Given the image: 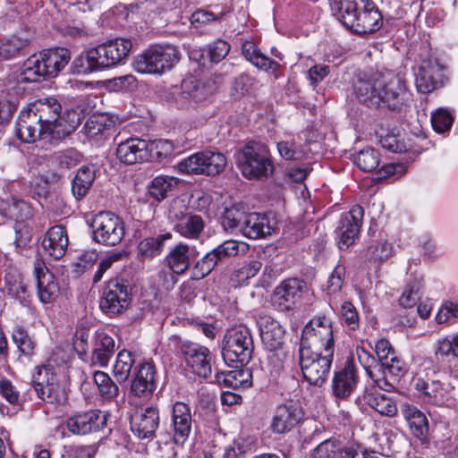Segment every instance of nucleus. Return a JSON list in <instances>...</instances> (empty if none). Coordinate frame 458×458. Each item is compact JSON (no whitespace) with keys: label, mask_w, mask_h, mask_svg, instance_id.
<instances>
[{"label":"nucleus","mask_w":458,"mask_h":458,"mask_svg":"<svg viewBox=\"0 0 458 458\" xmlns=\"http://www.w3.org/2000/svg\"><path fill=\"white\" fill-rule=\"evenodd\" d=\"M353 89L357 98L369 106L401 110L411 100L404 80L390 71L359 78Z\"/></svg>","instance_id":"obj_1"},{"label":"nucleus","mask_w":458,"mask_h":458,"mask_svg":"<svg viewBox=\"0 0 458 458\" xmlns=\"http://www.w3.org/2000/svg\"><path fill=\"white\" fill-rule=\"evenodd\" d=\"M331 9L344 26L357 34L372 33L382 24V15L371 0H334Z\"/></svg>","instance_id":"obj_2"},{"label":"nucleus","mask_w":458,"mask_h":458,"mask_svg":"<svg viewBox=\"0 0 458 458\" xmlns=\"http://www.w3.org/2000/svg\"><path fill=\"white\" fill-rule=\"evenodd\" d=\"M70 59L71 55L67 48L43 50L38 55H33L26 60L23 64L21 80L34 82L41 78L55 77Z\"/></svg>","instance_id":"obj_3"},{"label":"nucleus","mask_w":458,"mask_h":458,"mask_svg":"<svg viewBox=\"0 0 458 458\" xmlns=\"http://www.w3.org/2000/svg\"><path fill=\"white\" fill-rule=\"evenodd\" d=\"M237 165L247 179H263L272 175L274 165L268 148L258 141L249 142L239 152Z\"/></svg>","instance_id":"obj_4"},{"label":"nucleus","mask_w":458,"mask_h":458,"mask_svg":"<svg viewBox=\"0 0 458 458\" xmlns=\"http://www.w3.org/2000/svg\"><path fill=\"white\" fill-rule=\"evenodd\" d=\"M180 60L179 50L172 45H152L134 62V70L142 74H162L171 70Z\"/></svg>","instance_id":"obj_5"},{"label":"nucleus","mask_w":458,"mask_h":458,"mask_svg":"<svg viewBox=\"0 0 458 458\" xmlns=\"http://www.w3.org/2000/svg\"><path fill=\"white\" fill-rule=\"evenodd\" d=\"M254 351L250 330L245 326L228 329L222 341V356L225 362L244 365L250 362Z\"/></svg>","instance_id":"obj_6"},{"label":"nucleus","mask_w":458,"mask_h":458,"mask_svg":"<svg viewBox=\"0 0 458 458\" xmlns=\"http://www.w3.org/2000/svg\"><path fill=\"white\" fill-rule=\"evenodd\" d=\"M334 352L313 350L300 345L299 364L304 379L310 385L320 386L325 382L330 370Z\"/></svg>","instance_id":"obj_7"},{"label":"nucleus","mask_w":458,"mask_h":458,"mask_svg":"<svg viewBox=\"0 0 458 458\" xmlns=\"http://www.w3.org/2000/svg\"><path fill=\"white\" fill-rule=\"evenodd\" d=\"M333 324V320L326 315L315 316L303 327L300 345L334 352Z\"/></svg>","instance_id":"obj_8"},{"label":"nucleus","mask_w":458,"mask_h":458,"mask_svg":"<svg viewBox=\"0 0 458 458\" xmlns=\"http://www.w3.org/2000/svg\"><path fill=\"white\" fill-rule=\"evenodd\" d=\"M226 165V157L218 152L202 151L191 155L177 165L179 172L185 174L214 176Z\"/></svg>","instance_id":"obj_9"},{"label":"nucleus","mask_w":458,"mask_h":458,"mask_svg":"<svg viewBox=\"0 0 458 458\" xmlns=\"http://www.w3.org/2000/svg\"><path fill=\"white\" fill-rule=\"evenodd\" d=\"M212 90L209 86L192 78L185 79L180 86L173 87L171 98L181 109H195L208 101Z\"/></svg>","instance_id":"obj_10"},{"label":"nucleus","mask_w":458,"mask_h":458,"mask_svg":"<svg viewBox=\"0 0 458 458\" xmlns=\"http://www.w3.org/2000/svg\"><path fill=\"white\" fill-rule=\"evenodd\" d=\"M94 240L106 246H115L124 237V223L115 214L104 211L97 214L92 222Z\"/></svg>","instance_id":"obj_11"},{"label":"nucleus","mask_w":458,"mask_h":458,"mask_svg":"<svg viewBox=\"0 0 458 458\" xmlns=\"http://www.w3.org/2000/svg\"><path fill=\"white\" fill-rule=\"evenodd\" d=\"M178 349L194 374L204 378L211 376L212 354L208 348L198 343L180 340Z\"/></svg>","instance_id":"obj_12"},{"label":"nucleus","mask_w":458,"mask_h":458,"mask_svg":"<svg viewBox=\"0 0 458 458\" xmlns=\"http://www.w3.org/2000/svg\"><path fill=\"white\" fill-rule=\"evenodd\" d=\"M407 367L397 355L376 366L371 373L374 385L386 392H392L400 378L405 375Z\"/></svg>","instance_id":"obj_13"},{"label":"nucleus","mask_w":458,"mask_h":458,"mask_svg":"<svg viewBox=\"0 0 458 458\" xmlns=\"http://www.w3.org/2000/svg\"><path fill=\"white\" fill-rule=\"evenodd\" d=\"M132 44L127 38H115L92 47L100 71L120 64L131 50Z\"/></svg>","instance_id":"obj_14"},{"label":"nucleus","mask_w":458,"mask_h":458,"mask_svg":"<svg viewBox=\"0 0 458 458\" xmlns=\"http://www.w3.org/2000/svg\"><path fill=\"white\" fill-rule=\"evenodd\" d=\"M130 301L128 285L114 278L108 281L100 300V309L112 316L122 313L127 309Z\"/></svg>","instance_id":"obj_15"},{"label":"nucleus","mask_w":458,"mask_h":458,"mask_svg":"<svg viewBox=\"0 0 458 458\" xmlns=\"http://www.w3.org/2000/svg\"><path fill=\"white\" fill-rule=\"evenodd\" d=\"M414 388L418 392L419 398L425 403L437 406H450L454 404V388L448 384L439 381L428 383L418 377L414 379Z\"/></svg>","instance_id":"obj_16"},{"label":"nucleus","mask_w":458,"mask_h":458,"mask_svg":"<svg viewBox=\"0 0 458 458\" xmlns=\"http://www.w3.org/2000/svg\"><path fill=\"white\" fill-rule=\"evenodd\" d=\"M302 417V409L297 403L280 404L273 412L270 429L274 434H285L296 427Z\"/></svg>","instance_id":"obj_17"},{"label":"nucleus","mask_w":458,"mask_h":458,"mask_svg":"<svg viewBox=\"0 0 458 458\" xmlns=\"http://www.w3.org/2000/svg\"><path fill=\"white\" fill-rule=\"evenodd\" d=\"M192 422L193 419L189 404L183 402L174 403L171 410L170 429L175 444L185 443L191 431Z\"/></svg>","instance_id":"obj_18"},{"label":"nucleus","mask_w":458,"mask_h":458,"mask_svg":"<svg viewBox=\"0 0 458 458\" xmlns=\"http://www.w3.org/2000/svg\"><path fill=\"white\" fill-rule=\"evenodd\" d=\"M364 211L361 206H353L349 212L342 215L337 229L340 249H348L358 237L362 224Z\"/></svg>","instance_id":"obj_19"},{"label":"nucleus","mask_w":458,"mask_h":458,"mask_svg":"<svg viewBox=\"0 0 458 458\" xmlns=\"http://www.w3.org/2000/svg\"><path fill=\"white\" fill-rule=\"evenodd\" d=\"M33 275L37 282L38 300L44 304L53 303L57 299L60 292L54 275L41 260L34 262Z\"/></svg>","instance_id":"obj_20"},{"label":"nucleus","mask_w":458,"mask_h":458,"mask_svg":"<svg viewBox=\"0 0 458 458\" xmlns=\"http://www.w3.org/2000/svg\"><path fill=\"white\" fill-rule=\"evenodd\" d=\"M151 144L140 138H130L118 144L117 158L128 165L148 161L151 158Z\"/></svg>","instance_id":"obj_21"},{"label":"nucleus","mask_w":458,"mask_h":458,"mask_svg":"<svg viewBox=\"0 0 458 458\" xmlns=\"http://www.w3.org/2000/svg\"><path fill=\"white\" fill-rule=\"evenodd\" d=\"M106 415L99 410H89L76 413L66 420L68 430L74 435H86L103 428Z\"/></svg>","instance_id":"obj_22"},{"label":"nucleus","mask_w":458,"mask_h":458,"mask_svg":"<svg viewBox=\"0 0 458 458\" xmlns=\"http://www.w3.org/2000/svg\"><path fill=\"white\" fill-rule=\"evenodd\" d=\"M159 425V411L148 406L136 411L131 418V428L140 438L152 437Z\"/></svg>","instance_id":"obj_23"},{"label":"nucleus","mask_w":458,"mask_h":458,"mask_svg":"<svg viewBox=\"0 0 458 458\" xmlns=\"http://www.w3.org/2000/svg\"><path fill=\"white\" fill-rule=\"evenodd\" d=\"M359 377L355 366L347 361L344 368L335 373L332 380V392L335 398L346 400L356 389Z\"/></svg>","instance_id":"obj_24"},{"label":"nucleus","mask_w":458,"mask_h":458,"mask_svg":"<svg viewBox=\"0 0 458 458\" xmlns=\"http://www.w3.org/2000/svg\"><path fill=\"white\" fill-rule=\"evenodd\" d=\"M29 110L33 112L41 126L49 132V141H52V128L60 118L61 104L55 98H47L36 101Z\"/></svg>","instance_id":"obj_25"},{"label":"nucleus","mask_w":458,"mask_h":458,"mask_svg":"<svg viewBox=\"0 0 458 458\" xmlns=\"http://www.w3.org/2000/svg\"><path fill=\"white\" fill-rule=\"evenodd\" d=\"M16 135L27 143L34 142L39 138L49 140V132H47V129L41 126L38 117L30 110L22 112L19 116Z\"/></svg>","instance_id":"obj_26"},{"label":"nucleus","mask_w":458,"mask_h":458,"mask_svg":"<svg viewBox=\"0 0 458 458\" xmlns=\"http://www.w3.org/2000/svg\"><path fill=\"white\" fill-rule=\"evenodd\" d=\"M442 68L434 61H424L415 73V85L420 93L427 94L441 83Z\"/></svg>","instance_id":"obj_27"},{"label":"nucleus","mask_w":458,"mask_h":458,"mask_svg":"<svg viewBox=\"0 0 458 458\" xmlns=\"http://www.w3.org/2000/svg\"><path fill=\"white\" fill-rule=\"evenodd\" d=\"M401 411L412 436L420 440L421 444H428L429 425L427 416L417 407L409 403H403Z\"/></svg>","instance_id":"obj_28"},{"label":"nucleus","mask_w":458,"mask_h":458,"mask_svg":"<svg viewBox=\"0 0 458 458\" xmlns=\"http://www.w3.org/2000/svg\"><path fill=\"white\" fill-rule=\"evenodd\" d=\"M199 255L195 246L180 242L170 250L166 256L169 268L176 275L183 274Z\"/></svg>","instance_id":"obj_29"},{"label":"nucleus","mask_w":458,"mask_h":458,"mask_svg":"<svg viewBox=\"0 0 458 458\" xmlns=\"http://www.w3.org/2000/svg\"><path fill=\"white\" fill-rule=\"evenodd\" d=\"M303 284L298 279H288L277 286L274 301L282 310L292 309L301 298Z\"/></svg>","instance_id":"obj_30"},{"label":"nucleus","mask_w":458,"mask_h":458,"mask_svg":"<svg viewBox=\"0 0 458 458\" xmlns=\"http://www.w3.org/2000/svg\"><path fill=\"white\" fill-rule=\"evenodd\" d=\"M42 246L47 255L55 259H61L65 254L68 246L65 228L62 225L51 227L43 239Z\"/></svg>","instance_id":"obj_31"},{"label":"nucleus","mask_w":458,"mask_h":458,"mask_svg":"<svg viewBox=\"0 0 458 458\" xmlns=\"http://www.w3.org/2000/svg\"><path fill=\"white\" fill-rule=\"evenodd\" d=\"M273 225L268 217L261 213H249L242 222L241 233L249 239H259L271 234Z\"/></svg>","instance_id":"obj_32"},{"label":"nucleus","mask_w":458,"mask_h":458,"mask_svg":"<svg viewBox=\"0 0 458 458\" xmlns=\"http://www.w3.org/2000/svg\"><path fill=\"white\" fill-rule=\"evenodd\" d=\"M261 340L269 351L279 350L284 339V329L278 321L271 318H263L259 321Z\"/></svg>","instance_id":"obj_33"},{"label":"nucleus","mask_w":458,"mask_h":458,"mask_svg":"<svg viewBox=\"0 0 458 458\" xmlns=\"http://www.w3.org/2000/svg\"><path fill=\"white\" fill-rule=\"evenodd\" d=\"M81 122V114L74 109L60 112V118L52 128V142H57L73 132Z\"/></svg>","instance_id":"obj_34"},{"label":"nucleus","mask_w":458,"mask_h":458,"mask_svg":"<svg viewBox=\"0 0 458 458\" xmlns=\"http://www.w3.org/2000/svg\"><path fill=\"white\" fill-rule=\"evenodd\" d=\"M115 350V342L106 333H98L96 337L91 356V364L105 368L107 366Z\"/></svg>","instance_id":"obj_35"},{"label":"nucleus","mask_w":458,"mask_h":458,"mask_svg":"<svg viewBox=\"0 0 458 458\" xmlns=\"http://www.w3.org/2000/svg\"><path fill=\"white\" fill-rule=\"evenodd\" d=\"M242 53L247 61L265 72L276 74L281 68L277 62L261 53L255 44L250 41H245L242 44Z\"/></svg>","instance_id":"obj_36"},{"label":"nucleus","mask_w":458,"mask_h":458,"mask_svg":"<svg viewBox=\"0 0 458 458\" xmlns=\"http://www.w3.org/2000/svg\"><path fill=\"white\" fill-rule=\"evenodd\" d=\"M251 371L249 369L236 368L216 374V381L224 386L237 389L245 388L251 385Z\"/></svg>","instance_id":"obj_37"},{"label":"nucleus","mask_w":458,"mask_h":458,"mask_svg":"<svg viewBox=\"0 0 458 458\" xmlns=\"http://www.w3.org/2000/svg\"><path fill=\"white\" fill-rule=\"evenodd\" d=\"M424 286V277L421 273L415 272L407 283L403 293L399 298V303L404 309L413 308L421 298Z\"/></svg>","instance_id":"obj_38"},{"label":"nucleus","mask_w":458,"mask_h":458,"mask_svg":"<svg viewBox=\"0 0 458 458\" xmlns=\"http://www.w3.org/2000/svg\"><path fill=\"white\" fill-rule=\"evenodd\" d=\"M4 282L7 295L18 301L22 306L28 307L30 303V294L23 278L19 274H7Z\"/></svg>","instance_id":"obj_39"},{"label":"nucleus","mask_w":458,"mask_h":458,"mask_svg":"<svg viewBox=\"0 0 458 458\" xmlns=\"http://www.w3.org/2000/svg\"><path fill=\"white\" fill-rule=\"evenodd\" d=\"M96 177L93 165L81 166L72 182V192L77 199L84 198L92 186Z\"/></svg>","instance_id":"obj_40"},{"label":"nucleus","mask_w":458,"mask_h":458,"mask_svg":"<svg viewBox=\"0 0 458 458\" xmlns=\"http://www.w3.org/2000/svg\"><path fill=\"white\" fill-rule=\"evenodd\" d=\"M204 229V222L201 216L197 215H189L186 218L176 223L174 230L185 238L196 239Z\"/></svg>","instance_id":"obj_41"},{"label":"nucleus","mask_w":458,"mask_h":458,"mask_svg":"<svg viewBox=\"0 0 458 458\" xmlns=\"http://www.w3.org/2000/svg\"><path fill=\"white\" fill-rule=\"evenodd\" d=\"M93 380L99 395L103 399L112 401L118 396V386L113 381L107 373L104 371H96L93 376Z\"/></svg>","instance_id":"obj_42"},{"label":"nucleus","mask_w":458,"mask_h":458,"mask_svg":"<svg viewBox=\"0 0 458 458\" xmlns=\"http://www.w3.org/2000/svg\"><path fill=\"white\" fill-rule=\"evenodd\" d=\"M112 127V121L108 117L104 114H94L87 120L83 130L88 139L93 140L105 135Z\"/></svg>","instance_id":"obj_43"},{"label":"nucleus","mask_w":458,"mask_h":458,"mask_svg":"<svg viewBox=\"0 0 458 458\" xmlns=\"http://www.w3.org/2000/svg\"><path fill=\"white\" fill-rule=\"evenodd\" d=\"M12 340L21 355L28 358L34 355L36 343L23 327L17 326L13 330Z\"/></svg>","instance_id":"obj_44"},{"label":"nucleus","mask_w":458,"mask_h":458,"mask_svg":"<svg viewBox=\"0 0 458 458\" xmlns=\"http://www.w3.org/2000/svg\"><path fill=\"white\" fill-rule=\"evenodd\" d=\"M178 184V179L174 176L160 175L154 178L148 189L149 195L157 201L163 200Z\"/></svg>","instance_id":"obj_45"},{"label":"nucleus","mask_w":458,"mask_h":458,"mask_svg":"<svg viewBox=\"0 0 458 458\" xmlns=\"http://www.w3.org/2000/svg\"><path fill=\"white\" fill-rule=\"evenodd\" d=\"M135 363L132 353L127 350H122L118 352L113 373L117 382H124L131 375V369Z\"/></svg>","instance_id":"obj_46"},{"label":"nucleus","mask_w":458,"mask_h":458,"mask_svg":"<svg viewBox=\"0 0 458 458\" xmlns=\"http://www.w3.org/2000/svg\"><path fill=\"white\" fill-rule=\"evenodd\" d=\"M171 238L172 234L170 233L145 238L139 243V253L146 258L157 256L163 250L165 242Z\"/></svg>","instance_id":"obj_47"},{"label":"nucleus","mask_w":458,"mask_h":458,"mask_svg":"<svg viewBox=\"0 0 458 458\" xmlns=\"http://www.w3.org/2000/svg\"><path fill=\"white\" fill-rule=\"evenodd\" d=\"M35 392L38 398L49 403L63 404L67 399L66 393L59 386L57 380L40 387L36 386Z\"/></svg>","instance_id":"obj_48"},{"label":"nucleus","mask_w":458,"mask_h":458,"mask_svg":"<svg viewBox=\"0 0 458 458\" xmlns=\"http://www.w3.org/2000/svg\"><path fill=\"white\" fill-rule=\"evenodd\" d=\"M248 250L249 245L247 243L234 240H228L213 249L212 251L218 262H223L225 259L231 257L246 253Z\"/></svg>","instance_id":"obj_49"},{"label":"nucleus","mask_w":458,"mask_h":458,"mask_svg":"<svg viewBox=\"0 0 458 458\" xmlns=\"http://www.w3.org/2000/svg\"><path fill=\"white\" fill-rule=\"evenodd\" d=\"M72 69L74 72L81 74H88L96 71H100L92 47L84 51L73 60Z\"/></svg>","instance_id":"obj_50"},{"label":"nucleus","mask_w":458,"mask_h":458,"mask_svg":"<svg viewBox=\"0 0 458 458\" xmlns=\"http://www.w3.org/2000/svg\"><path fill=\"white\" fill-rule=\"evenodd\" d=\"M0 394L10 404L13 406V411H7L6 412H4V408H1L0 411L2 414L9 416L13 415L16 408H19L21 405V399L19 391L9 379L3 378L0 380Z\"/></svg>","instance_id":"obj_51"},{"label":"nucleus","mask_w":458,"mask_h":458,"mask_svg":"<svg viewBox=\"0 0 458 458\" xmlns=\"http://www.w3.org/2000/svg\"><path fill=\"white\" fill-rule=\"evenodd\" d=\"M354 163L361 171L371 172L379 165V154L372 148L362 149L354 157Z\"/></svg>","instance_id":"obj_52"},{"label":"nucleus","mask_w":458,"mask_h":458,"mask_svg":"<svg viewBox=\"0 0 458 458\" xmlns=\"http://www.w3.org/2000/svg\"><path fill=\"white\" fill-rule=\"evenodd\" d=\"M214 252H208L201 259H199L192 268L191 278L199 280L209 275L212 270L218 265Z\"/></svg>","instance_id":"obj_53"},{"label":"nucleus","mask_w":458,"mask_h":458,"mask_svg":"<svg viewBox=\"0 0 458 458\" xmlns=\"http://www.w3.org/2000/svg\"><path fill=\"white\" fill-rule=\"evenodd\" d=\"M247 215L236 206L226 208L222 216V225L225 230L239 229L241 232L242 222Z\"/></svg>","instance_id":"obj_54"},{"label":"nucleus","mask_w":458,"mask_h":458,"mask_svg":"<svg viewBox=\"0 0 458 458\" xmlns=\"http://www.w3.org/2000/svg\"><path fill=\"white\" fill-rule=\"evenodd\" d=\"M369 405L381 415L394 417L397 413L395 403L385 394H377L370 397Z\"/></svg>","instance_id":"obj_55"},{"label":"nucleus","mask_w":458,"mask_h":458,"mask_svg":"<svg viewBox=\"0 0 458 458\" xmlns=\"http://www.w3.org/2000/svg\"><path fill=\"white\" fill-rule=\"evenodd\" d=\"M29 40L19 36H13L0 45V56L11 59L28 46Z\"/></svg>","instance_id":"obj_56"},{"label":"nucleus","mask_w":458,"mask_h":458,"mask_svg":"<svg viewBox=\"0 0 458 458\" xmlns=\"http://www.w3.org/2000/svg\"><path fill=\"white\" fill-rule=\"evenodd\" d=\"M257 89L258 81L256 79L247 74H241L234 80L232 92L235 97H242L244 95L253 94Z\"/></svg>","instance_id":"obj_57"},{"label":"nucleus","mask_w":458,"mask_h":458,"mask_svg":"<svg viewBox=\"0 0 458 458\" xmlns=\"http://www.w3.org/2000/svg\"><path fill=\"white\" fill-rule=\"evenodd\" d=\"M453 123L454 117L450 111L445 108H438L432 114V127L438 133H444L449 131Z\"/></svg>","instance_id":"obj_58"},{"label":"nucleus","mask_w":458,"mask_h":458,"mask_svg":"<svg viewBox=\"0 0 458 458\" xmlns=\"http://www.w3.org/2000/svg\"><path fill=\"white\" fill-rule=\"evenodd\" d=\"M340 314L344 325L350 330H357L360 327V317L352 302L344 301L341 305Z\"/></svg>","instance_id":"obj_59"},{"label":"nucleus","mask_w":458,"mask_h":458,"mask_svg":"<svg viewBox=\"0 0 458 458\" xmlns=\"http://www.w3.org/2000/svg\"><path fill=\"white\" fill-rule=\"evenodd\" d=\"M81 155L73 148H69L64 151L56 152L53 155V162L60 168L69 169L77 165L80 161Z\"/></svg>","instance_id":"obj_60"},{"label":"nucleus","mask_w":458,"mask_h":458,"mask_svg":"<svg viewBox=\"0 0 458 458\" xmlns=\"http://www.w3.org/2000/svg\"><path fill=\"white\" fill-rule=\"evenodd\" d=\"M437 354L458 358V332L438 341Z\"/></svg>","instance_id":"obj_61"},{"label":"nucleus","mask_w":458,"mask_h":458,"mask_svg":"<svg viewBox=\"0 0 458 458\" xmlns=\"http://www.w3.org/2000/svg\"><path fill=\"white\" fill-rule=\"evenodd\" d=\"M341 448L335 440H326L320 443L313 451V458H338Z\"/></svg>","instance_id":"obj_62"},{"label":"nucleus","mask_w":458,"mask_h":458,"mask_svg":"<svg viewBox=\"0 0 458 458\" xmlns=\"http://www.w3.org/2000/svg\"><path fill=\"white\" fill-rule=\"evenodd\" d=\"M155 389L156 382L143 379V377L139 374H136V377L132 380L131 386V392L138 397H143L151 394Z\"/></svg>","instance_id":"obj_63"},{"label":"nucleus","mask_w":458,"mask_h":458,"mask_svg":"<svg viewBox=\"0 0 458 458\" xmlns=\"http://www.w3.org/2000/svg\"><path fill=\"white\" fill-rule=\"evenodd\" d=\"M453 318H458V301H446L439 309L436 319L438 324H444Z\"/></svg>","instance_id":"obj_64"}]
</instances>
